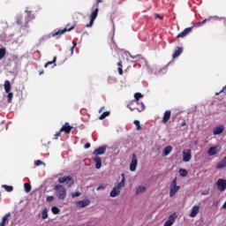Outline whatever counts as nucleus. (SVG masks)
<instances>
[{
  "label": "nucleus",
  "instance_id": "1",
  "mask_svg": "<svg viewBox=\"0 0 226 226\" xmlns=\"http://www.w3.org/2000/svg\"><path fill=\"white\" fill-rule=\"evenodd\" d=\"M55 194L56 195L58 200H64L66 199V195H68V192L66 191V187L61 184H57L54 187Z\"/></svg>",
  "mask_w": 226,
  "mask_h": 226
},
{
  "label": "nucleus",
  "instance_id": "2",
  "mask_svg": "<svg viewBox=\"0 0 226 226\" xmlns=\"http://www.w3.org/2000/svg\"><path fill=\"white\" fill-rule=\"evenodd\" d=\"M29 22H31V14L25 17L20 15L16 17V24L21 26V27H29Z\"/></svg>",
  "mask_w": 226,
  "mask_h": 226
},
{
  "label": "nucleus",
  "instance_id": "3",
  "mask_svg": "<svg viewBox=\"0 0 226 226\" xmlns=\"http://www.w3.org/2000/svg\"><path fill=\"white\" fill-rule=\"evenodd\" d=\"M180 189L181 186L177 185V177H175L170 185V197H174Z\"/></svg>",
  "mask_w": 226,
  "mask_h": 226
},
{
  "label": "nucleus",
  "instance_id": "4",
  "mask_svg": "<svg viewBox=\"0 0 226 226\" xmlns=\"http://www.w3.org/2000/svg\"><path fill=\"white\" fill-rule=\"evenodd\" d=\"M58 183H60L61 185L65 183L67 186L70 187V186H73L75 181L73 180V177H72L71 176H67V177H59Z\"/></svg>",
  "mask_w": 226,
  "mask_h": 226
},
{
  "label": "nucleus",
  "instance_id": "5",
  "mask_svg": "<svg viewBox=\"0 0 226 226\" xmlns=\"http://www.w3.org/2000/svg\"><path fill=\"white\" fill-rule=\"evenodd\" d=\"M73 29H75V24L71 26L70 24H67L65 28L53 33L52 36H61V34H64L66 32L73 31Z\"/></svg>",
  "mask_w": 226,
  "mask_h": 226
},
{
  "label": "nucleus",
  "instance_id": "6",
  "mask_svg": "<svg viewBox=\"0 0 226 226\" xmlns=\"http://www.w3.org/2000/svg\"><path fill=\"white\" fill-rule=\"evenodd\" d=\"M98 11H100V10L98 9V7H96L93 12L90 15V22L88 24L86 25V27H92L93 24H94V20H96V17H98Z\"/></svg>",
  "mask_w": 226,
  "mask_h": 226
},
{
  "label": "nucleus",
  "instance_id": "7",
  "mask_svg": "<svg viewBox=\"0 0 226 226\" xmlns=\"http://www.w3.org/2000/svg\"><path fill=\"white\" fill-rule=\"evenodd\" d=\"M216 188L219 192H225L226 191V180L223 178H219L216 181Z\"/></svg>",
  "mask_w": 226,
  "mask_h": 226
},
{
  "label": "nucleus",
  "instance_id": "8",
  "mask_svg": "<svg viewBox=\"0 0 226 226\" xmlns=\"http://www.w3.org/2000/svg\"><path fill=\"white\" fill-rule=\"evenodd\" d=\"M139 161H137V155L135 154H132V159L130 164V170L131 172H135L137 170V165Z\"/></svg>",
  "mask_w": 226,
  "mask_h": 226
},
{
  "label": "nucleus",
  "instance_id": "9",
  "mask_svg": "<svg viewBox=\"0 0 226 226\" xmlns=\"http://www.w3.org/2000/svg\"><path fill=\"white\" fill-rule=\"evenodd\" d=\"M192 160V149L183 151V162H188Z\"/></svg>",
  "mask_w": 226,
  "mask_h": 226
},
{
  "label": "nucleus",
  "instance_id": "10",
  "mask_svg": "<svg viewBox=\"0 0 226 226\" xmlns=\"http://www.w3.org/2000/svg\"><path fill=\"white\" fill-rule=\"evenodd\" d=\"M222 149L218 146L212 147L208 149L207 154L208 156H215V154H218Z\"/></svg>",
  "mask_w": 226,
  "mask_h": 226
},
{
  "label": "nucleus",
  "instance_id": "11",
  "mask_svg": "<svg viewBox=\"0 0 226 226\" xmlns=\"http://www.w3.org/2000/svg\"><path fill=\"white\" fill-rule=\"evenodd\" d=\"M107 151V146L99 147L97 149H95L93 152V154L94 156H98L100 154H105V152Z\"/></svg>",
  "mask_w": 226,
  "mask_h": 226
},
{
  "label": "nucleus",
  "instance_id": "12",
  "mask_svg": "<svg viewBox=\"0 0 226 226\" xmlns=\"http://www.w3.org/2000/svg\"><path fill=\"white\" fill-rule=\"evenodd\" d=\"M172 115V112L170 110H166L164 112L162 123V124H167L169 121L170 120V116Z\"/></svg>",
  "mask_w": 226,
  "mask_h": 226
},
{
  "label": "nucleus",
  "instance_id": "13",
  "mask_svg": "<svg viewBox=\"0 0 226 226\" xmlns=\"http://www.w3.org/2000/svg\"><path fill=\"white\" fill-rule=\"evenodd\" d=\"M200 211V207L195 205L192 207V208L191 209V213L189 215L190 218H195V216H197V215H199V212Z\"/></svg>",
  "mask_w": 226,
  "mask_h": 226
},
{
  "label": "nucleus",
  "instance_id": "14",
  "mask_svg": "<svg viewBox=\"0 0 226 226\" xmlns=\"http://www.w3.org/2000/svg\"><path fill=\"white\" fill-rule=\"evenodd\" d=\"M72 130H73V127L69 123H65L60 129V132H64V133L68 134L72 132Z\"/></svg>",
  "mask_w": 226,
  "mask_h": 226
},
{
  "label": "nucleus",
  "instance_id": "15",
  "mask_svg": "<svg viewBox=\"0 0 226 226\" xmlns=\"http://www.w3.org/2000/svg\"><path fill=\"white\" fill-rule=\"evenodd\" d=\"M193 26L185 28L183 32L177 34V38H185V36H188L190 33H192Z\"/></svg>",
  "mask_w": 226,
  "mask_h": 226
},
{
  "label": "nucleus",
  "instance_id": "16",
  "mask_svg": "<svg viewBox=\"0 0 226 226\" xmlns=\"http://www.w3.org/2000/svg\"><path fill=\"white\" fill-rule=\"evenodd\" d=\"M91 204L89 200H79L76 203L77 207H87Z\"/></svg>",
  "mask_w": 226,
  "mask_h": 226
},
{
  "label": "nucleus",
  "instance_id": "17",
  "mask_svg": "<svg viewBox=\"0 0 226 226\" xmlns=\"http://www.w3.org/2000/svg\"><path fill=\"white\" fill-rule=\"evenodd\" d=\"M224 130H225V127L223 125L217 126L214 129L213 134L221 135V133H223Z\"/></svg>",
  "mask_w": 226,
  "mask_h": 226
},
{
  "label": "nucleus",
  "instance_id": "18",
  "mask_svg": "<svg viewBox=\"0 0 226 226\" xmlns=\"http://www.w3.org/2000/svg\"><path fill=\"white\" fill-rule=\"evenodd\" d=\"M126 181V177H124V173H122V180L121 182H119L115 188L118 189V191L121 192V188H123L124 186V183Z\"/></svg>",
  "mask_w": 226,
  "mask_h": 226
},
{
  "label": "nucleus",
  "instance_id": "19",
  "mask_svg": "<svg viewBox=\"0 0 226 226\" xmlns=\"http://www.w3.org/2000/svg\"><path fill=\"white\" fill-rule=\"evenodd\" d=\"M126 181V177H124V173H122V180L121 182H119L115 188L118 189V191L121 192V188H123L124 186V183Z\"/></svg>",
  "mask_w": 226,
  "mask_h": 226
},
{
  "label": "nucleus",
  "instance_id": "20",
  "mask_svg": "<svg viewBox=\"0 0 226 226\" xmlns=\"http://www.w3.org/2000/svg\"><path fill=\"white\" fill-rule=\"evenodd\" d=\"M174 222H176V215H170L169 219L165 222L164 226H172L174 225Z\"/></svg>",
  "mask_w": 226,
  "mask_h": 226
},
{
  "label": "nucleus",
  "instance_id": "21",
  "mask_svg": "<svg viewBox=\"0 0 226 226\" xmlns=\"http://www.w3.org/2000/svg\"><path fill=\"white\" fill-rule=\"evenodd\" d=\"M226 168V156L222 159L215 166V169L220 170V169H225Z\"/></svg>",
  "mask_w": 226,
  "mask_h": 226
},
{
  "label": "nucleus",
  "instance_id": "22",
  "mask_svg": "<svg viewBox=\"0 0 226 226\" xmlns=\"http://www.w3.org/2000/svg\"><path fill=\"white\" fill-rule=\"evenodd\" d=\"M183 54V48L181 47H177L175 49V52L173 54V59H176V57H179Z\"/></svg>",
  "mask_w": 226,
  "mask_h": 226
},
{
  "label": "nucleus",
  "instance_id": "23",
  "mask_svg": "<svg viewBox=\"0 0 226 226\" xmlns=\"http://www.w3.org/2000/svg\"><path fill=\"white\" fill-rule=\"evenodd\" d=\"M95 163V169H102V157L96 156L94 158Z\"/></svg>",
  "mask_w": 226,
  "mask_h": 226
},
{
  "label": "nucleus",
  "instance_id": "24",
  "mask_svg": "<svg viewBox=\"0 0 226 226\" xmlns=\"http://www.w3.org/2000/svg\"><path fill=\"white\" fill-rule=\"evenodd\" d=\"M11 214H5L4 217L2 218V222L0 223V226H6V223H8V218H10Z\"/></svg>",
  "mask_w": 226,
  "mask_h": 226
},
{
  "label": "nucleus",
  "instance_id": "25",
  "mask_svg": "<svg viewBox=\"0 0 226 226\" xmlns=\"http://www.w3.org/2000/svg\"><path fill=\"white\" fill-rule=\"evenodd\" d=\"M56 61H57V56H54L53 61H49V62H48L44 64V68H47L48 66H50V64H53V68L55 66H57V64H56Z\"/></svg>",
  "mask_w": 226,
  "mask_h": 226
},
{
  "label": "nucleus",
  "instance_id": "26",
  "mask_svg": "<svg viewBox=\"0 0 226 226\" xmlns=\"http://www.w3.org/2000/svg\"><path fill=\"white\" fill-rule=\"evenodd\" d=\"M4 91H5V93H10V91H11V84L10 83V80H5Z\"/></svg>",
  "mask_w": 226,
  "mask_h": 226
},
{
  "label": "nucleus",
  "instance_id": "27",
  "mask_svg": "<svg viewBox=\"0 0 226 226\" xmlns=\"http://www.w3.org/2000/svg\"><path fill=\"white\" fill-rule=\"evenodd\" d=\"M146 192V186L139 185L136 188V195H140V193H144Z\"/></svg>",
  "mask_w": 226,
  "mask_h": 226
},
{
  "label": "nucleus",
  "instance_id": "28",
  "mask_svg": "<svg viewBox=\"0 0 226 226\" xmlns=\"http://www.w3.org/2000/svg\"><path fill=\"white\" fill-rule=\"evenodd\" d=\"M121 193V191H119L117 187H114L113 190L110 192V197H117Z\"/></svg>",
  "mask_w": 226,
  "mask_h": 226
},
{
  "label": "nucleus",
  "instance_id": "29",
  "mask_svg": "<svg viewBox=\"0 0 226 226\" xmlns=\"http://www.w3.org/2000/svg\"><path fill=\"white\" fill-rule=\"evenodd\" d=\"M142 97H143L142 94H140V93H136V94H134L135 100L132 101L133 103L139 104V102H140L139 98H142Z\"/></svg>",
  "mask_w": 226,
  "mask_h": 226
},
{
  "label": "nucleus",
  "instance_id": "30",
  "mask_svg": "<svg viewBox=\"0 0 226 226\" xmlns=\"http://www.w3.org/2000/svg\"><path fill=\"white\" fill-rule=\"evenodd\" d=\"M170 153H172V147L168 146L163 149V154L165 156H169L170 154Z\"/></svg>",
  "mask_w": 226,
  "mask_h": 226
},
{
  "label": "nucleus",
  "instance_id": "31",
  "mask_svg": "<svg viewBox=\"0 0 226 226\" xmlns=\"http://www.w3.org/2000/svg\"><path fill=\"white\" fill-rule=\"evenodd\" d=\"M138 107H137V110L139 112H143V110H146V105L144 104V102H139V104H137Z\"/></svg>",
  "mask_w": 226,
  "mask_h": 226
},
{
  "label": "nucleus",
  "instance_id": "32",
  "mask_svg": "<svg viewBox=\"0 0 226 226\" xmlns=\"http://www.w3.org/2000/svg\"><path fill=\"white\" fill-rule=\"evenodd\" d=\"M132 59H134L136 62L137 61H146L144 57L140 55H136V56H131Z\"/></svg>",
  "mask_w": 226,
  "mask_h": 226
},
{
  "label": "nucleus",
  "instance_id": "33",
  "mask_svg": "<svg viewBox=\"0 0 226 226\" xmlns=\"http://www.w3.org/2000/svg\"><path fill=\"white\" fill-rule=\"evenodd\" d=\"M179 174L182 177H186L188 176V170H186L185 169H180Z\"/></svg>",
  "mask_w": 226,
  "mask_h": 226
},
{
  "label": "nucleus",
  "instance_id": "34",
  "mask_svg": "<svg viewBox=\"0 0 226 226\" xmlns=\"http://www.w3.org/2000/svg\"><path fill=\"white\" fill-rule=\"evenodd\" d=\"M42 220H47L49 218V211L45 208L41 213Z\"/></svg>",
  "mask_w": 226,
  "mask_h": 226
},
{
  "label": "nucleus",
  "instance_id": "35",
  "mask_svg": "<svg viewBox=\"0 0 226 226\" xmlns=\"http://www.w3.org/2000/svg\"><path fill=\"white\" fill-rule=\"evenodd\" d=\"M207 22V19H203L202 21H200L198 23H194L195 27H200V26H204Z\"/></svg>",
  "mask_w": 226,
  "mask_h": 226
},
{
  "label": "nucleus",
  "instance_id": "36",
  "mask_svg": "<svg viewBox=\"0 0 226 226\" xmlns=\"http://www.w3.org/2000/svg\"><path fill=\"white\" fill-rule=\"evenodd\" d=\"M51 212L53 213V215H59V213H61V210L57 207H52Z\"/></svg>",
  "mask_w": 226,
  "mask_h": 226
},
{
  "label": "nucleus",
  "instance_id": "37",
  "mask_svg": "<svg viewBox=\"0 0 226 226\" xmlns=\"http://www.w3.org/2000/svg\"><path fill=\"white\" fill-rule=\"evenodd\" d=\"M117 66H118V73L119 75H123V62L120 61L117 63Z\"/></svg>",
  "mask_w": 226,
  "mask_h": 226
},
{
  "label": "nucleus",
  "instance_id": "38",
  "mask_svg": "<svg viewBox=\"0 0 226 226\" xmlns=\"http://www.w3.org/2000/svg\"><path fill=\"white\" fill-rule=\"evenodd\" d=\"M6 56V49L1 48L0 49V60L3 59Z\"/></svg>",
  "mask_w": 226,
  "mask_h": 226
},
{
  "label": "nucleus",
  "instance_id": "39",
  "mask_svg": "<svg viewBox=\"0 0 226 226\" xmlns=\"http://www.w3.org/2000/svg\"><path fill=\"white\" fill-rule=\"evenodd\" d=\"M24 188H25V192H26V193H29V192H31V184L25 183Z\"/></svg>",
  "mask_w": 226,
  "mask_h": 226
},
{
  "label": "nucleus",
  "instance_id": "40",
  "mask_svg": "<svg viewBox=\"0 0 226 226\" xmlns=\"http://www.w3.org/2000/svg\"><path fill=\"white\" fill-rule=\"evenodd\" d=\"M110 116V112L109 111H106V112H103L100 117H99V119L102 120V119H105V117Z\"/></svg>",
  "mask_w": 226,
  "mask_h": 226
},
{
  "label": "nucleus",
  "instance_id": "41",
  "mask_svg": "<svg viewBox=\"0 0 226 226\" xmlns=\"http://www.w3.org/2000/svg\"><path fill=\"white\" fill-rule=\"evenodd\" d=\"M3 186V188H4V190L6 191V192H13V186H11V185H2Z\"/></svg>",
  "mask_w": 226,
  "mask_h": 226
},
{
  "label": "nucleus",
  "instance_id": "42",
  "mask_svg": "<svg viewBox=\"0 0 226 226\" xmlns=\"http://www.w3.org/2000/svg\"><path fill=\"white\" fill-rule=\"evenodd\" d=\"M135 103L136 102H133V101H132V103L127 106L128 109H130V110H132V111L137 110V107H133V105H135Z\"/></svg>",
  "mask_w": 226,
  "mask_h": 226
},
{
  "label": "nucleus",
  "instance_id": "43",
  "mask_svg": "<svg viewBox=\"0 0 226 226\" xmlns=\"http://www.w3.org/2000/svg\"><path fill=\"white\" fill-rule=\"evenodd\" d=\"M13 99V93L9 92L7 95V100L9 103H11V100Z\"/></svg>",
  "mask_w": 226,
  "mask_h": 226
},
{
  "label": "nucleus",
  "instance_id": "44",
  "mask_svg": "<svg viewBox=\"0 0 226 226\" xmlns=\"http://www.w3.org/2000/svg\"><path fill=\"white\" fill-rule=\"evenodd\" d=\"M72 43H73V46L70 49L72 56V54L75 50V47H77V42L76 41H73Z\"/></svg>",
  "mask_w": 226,
  "mask_h": 226
},
{
  "label": "nucleus",
  "instance_id": "45",
  "mask_svg": "<svg viewBox=\"0 0 226 226\" xmlns=\"http://www.w3.org/2000/svg\"><path fill=\"white\" fill-rule=\"evenodd\" d=\"M222 93H226V86L220 92L215 93V96H219Z\"/></svg>",
  "mask_w": 226,
  "mask_h": 226
},
{
  "label": "nucleus",
  "instance_id": "46",
  "mask_svg": "<svg viewBox=\"0 0 226 226\" xmlns=\"http://www.w3.org/2000/svg\"><path fill=\"white\" fill-rule=\"evenodd\" d=\"M134 124H135L137 130H140V121L135 120Z\"/></svg>",
  "mask_w": 226,
  "mask_h": 226
},
{
  "label": "nucleus",
  "instance_id": "47",
  "mask_svg": "<svg viewBox=\"0 0 226 226\" xmlns=\"http://www.w3.org/2000/svg\"><path fill=\"white\" fill-rule=\"evenodd\" d=\"M54 199H55L54 196H48L46 198V200H47V202H54Z\"/></svg>",
  "mask_w": 226,
  "mask_h": 226
},
{
  "label": "nucleus",
  "instance_id": "48",
  "mask_svg": "<svg viewBox=\"0 0 226 226\" xmlns=\"http://www.w3.org/2000/svg\"><path fill=\"white\" fill-rule=\"evenodd\" d=\"M72 197L73 199H75V197H80V192H73V193L72 194Z\"/></svg>",
  "mask_w": 226,
  "mask_h": 226
},
{
  "label": "nucleus",
  "instance_id": "49",
  "mask_svg": "<svg viewBox=\"0 0 226 226\" xmlns=\"http://www.w3.org/2000/svg\"><path fill=\"white\" fill-rule=\"evenodd\" d=\"M61 133H63V132H61V129H60L59 132L55 134L56 140H57V137H61Z\"/></svg>",
  "mask_w": 226,
  "mask_h": 226
},
{
  "label": "nucleus",
  "instance_id": "50",
  "mask_svg": "<svg viewBox=\"0 0 226 226\" xmlns=\"http://www.w3.org/2000/svg\"><path fill=\"white\" fill-rule=\"evenodd\" d=\"M154 17H155V19H159L160 20H163V16H162L158 13L154 14Z\"/></svg>",
  "mask_w": 226,
  "mask_h": 226
},
{
  "label": "nucleus",
  "instance_id": "51",
  "mask_svg": "<svg viewBox=\"0 0 226 226\" xmlns=\"http://www.w3.org/2000/svg\"><path fill=\"white\" fill-rule=\"evenodd\" d=\"M35 165H36V167H40V165H43V162L38 160L35 162Z\"/></svg>",
  "mask_w": 226,
  "mask_h": 226
},
{
  "label": "nucleus",
  "instance_id": "52",
  "mask_svg": "<svg viewBox=\"0 0 226 226\" xmlns=\"http://www.w3.org/2000/svg\"><path fill=\"white\" fill-rule=\"evenodd\" d=\"M84 147L85 149H89V147H91V143H86Z\"/></svg>",
  "mask_w": 226,
  "mask_h": 226
},
{
  "label": "nucleus",
  "instance_id": "53",
  "mask_svg": "<svg viewBox=\"0 0 226 226\" xmlns=\"http://www.w3.org/2000/svg\"><path fill=\"white\" fill-rule=\"evenodd\" d=\"M100 190H105V185H99L97 187V191H100Z\"/></svg>",
  "mask_w": 226,
  "mask_h": 226
},
{
  "label": "nucleus",
  "instance_id": "54",
  "mask_svg": "<svg viewBox=\"0 0 226 226\" xmlns=\"http://www.w3.org/2000/svg\"><path fill=\"white\" fill-rule=\"evenodd\" d=\"M201 195H209V190H207V191H203V192H201Z\"/></svg>",
  "mask_w": 226,
  "mask_h": 226
},
{
  "label": "nucleus",
  "instance_id": "55",
  "mask_svg": "<svg viewBox=\"0 0 226 226\" xmlns=\"http://www.w3.org/2000/svg\"><path fill=\"white\" fill-rule=\"evenodd\" d=\"M100 3H102V0H97L96 8H98V6H100Z\"/></svg>",
  "mask_w": 226,
  "mask_h": 226
},
{
  "label": "nucleus",
  "instance_id": "56",
  "mask_svg": "<svg viewBox=\"0 0 226 226\" xmlns=\"http://www.w3.org/2000/svg\"><path fill=\"white\" fill-rule=\"evenodd\" d=\"M181 126H186V121H184L181 124Z\"/></svg>",
  "mask_w": 226,
  "mask_h": 226
},
{
  "label": "nucleus",
  "instance_id": "57",
  "mask_svg": "<svg viewBox=\"0 0 226 226\" xmlns=\"http://www.w3.org/2000/svg\"><path fill=\"white\" fill-rule=\"evenodd\" d=\"M43 70L41 72H39V75H43Z\"/></svg>",
  "mask_w": 226,
  "mask_h": 226
},
{
  "label": "nucleus",
  "instance_id": "58",
  "mask_svg": "<svg viewBox=\"0 0 226 226\" xmlns=\"http://www.w3.org/2000/svg\"><path fill=\"white\" fill-rule=\"evenodd\" d=\"M0 197H1V193H0Z\"/></svg>",
  "mask_w": 226,
  "mask_h": 226
}]
</instances>
